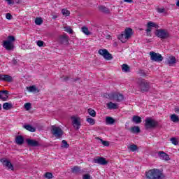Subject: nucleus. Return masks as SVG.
<instances>
[{
	"label": "nucleus",
	"mask_w": 179,
	"mask_h": 179,
	"mask_svg": "<svg viewBox=\"0 0 179 179\" xmlns=\"http://www.w3.org/2000/svg\"><path fill=\"white\" fill-rule=\"evenodd\" d=\"M145 177L147 179H164V174L163 171L153 169L145 173Z\"/></svg>",
	"instance_id": "obj_1"
},
{
	"label": "nucleus",
	"mask_w": 179,
	"mask_h": 179,
	"mask_svg": "<svg viewBox=\"0 0 179 179\" xmlns=\"http://www.w3.org/2000/svg\"><path fill=\"white\" fill-rule=\"evenodd\" d=\"M136 84L141 93L149 92V90L150 89V83L143 78H138L136 80Z\"/></svg>",
	"instance_id": "obj_2"
},
{
	"label": "nucleus",
	"mask_w": 179,
	"mask_h": 179,
	"mask_svg": "<svg viewBox=\"0 0 179 179\" xmlns=\"http://www.w3.org/2000/svg\"><path fill=\"white\" fill-rule=\"evenodd\" d=\"M134 34V32L132 31V29L131 28H126L124 31L122 32L120 35L118 36L117 38L122 41V43H125L126 41H128L131 37H132V35Z\"/></svg>",
	"instance_id": "obj_3"
},
{
	"label": "nucleus",
	"mask_w": 179,
	"mask_h": 179,
	"mask_svg": "<svg viewBox=\"0 0 179 179\" xmlns=\"http://www.w3.org/2000/svg\"><path fill=\"white\" fill-rule=\"evenodd\" d=\"M155 34L158 37V38H161L162 40H166L170 37V33H169V31L164 29H156Z\"/></svg>",
	"instance_id": "obj_4"
},
{
	"label": "nucleus",
	"mask_w": 179,
	"mask_h": 179,
	"mask_svg": "<svg viewBox=\"0 0 179 179\" xmlns=\"http://www.w3.org/2000/svg\"><path fill=\"white\" fill-rule=\"evenodd\" d=\"M51 134L53 135V136H55V138L59 139L62 138L64 131L62 129H61V127L52 125L51 126Z\"/></svg>",
	"instance_id": "obj_5"
},
{
	"label": "nucleus",
	"mask_w": 179,
	"mask_h": 179,
	"mask_svg": "<svg viewBox=\"0 0 179 179\" xmlns=\"http://www.w3.org/2000/svg\"><path fill=\"white\" fill-rule=\"evenodd\" d=\"M145 122V129H152L153 128H156V127L159 125V122L152 119L151 117H147Z\"/></svg>",
	"instance_id": "obj_6"
},
{
	"label": "nucleus",
	"mask_w": 179,
	"mask_h": 179,
	"mask_svg": "<svg viewBox=\"0 0 179 179\" xmlns=\"http://www.w3.org/2000/svg\"><path fill=\"white\" fill-rule=\"evenodd\" d=\"M98 54L99 55H101V57H103L104 59L106 61H111L113 59V55L109 53L108 50L107 49H99L98 51Z\"/></svg>",
	"instance_id": "obj_7"
},
{
	"label": "nucleus",
	"mask_w": 179,
	"mask_h": 179,
	"mask_svg": "<svg viewBox=\"0 0 179 179\" xmlns=\"http://www.w3.org/2000/svg\"><path fill=\"white\" fill-rule=\"evenodd\" d=\"M150 55L151 61H155V62H162V61H163V56L159 53L150 52Z\"/></svg>",
	"instance_id": "obj_8"
},
{
	"label": "nucleus",
	"mask_w": 179,
	"mask_h": 179,
	"mask_svg": "<svg viewBox=\"0 0 179 179\" xmlns=\"http://www.w3.org/2000/svg\"><path fill=\"white\" fill-rule=\"evenodd\" d=\"M71 120L73 128H75L76 131H79L80 125H82V123H80V118L72 116Z\"/></svg>",
	"instance_id": "obj_9"
},
{
	"label": "nucleus",
	"mask_w": 179,
	"mask_h": 179,
	"mask_svg": "<svg viewBox=\"0 0 179 179\" xmlns=\"http://www.w3.org/2000/svg\"><path fill=\"white\" fill-rule=\"evenodd\" d=\"M92 162L93 163L100 164L101 166H106V164H108V162L103 157H96L93 159Z\"/></svg>",
	"instance_id": "obj_10"
},
{
	"label": "nucleus",
	"mask_w": 179,
	"mask_h": 179,
	"mask_svg": "<svg viewBox=\"0 0 179 179\" xmlns=\"http://www.w3.org/2000/svg\"><path fill=\"white\" fill-rule=\"evenodd\" d=\"M1 163H2L3 167H6L8 170L13 171V165L10 162V161L7 160L6 158H3L0 159Z\"/></svg>",
	"instance_id": "obj_11"
},
{
	"label": "nucleus",
	"mask_w": 179,
	"mask_h": 179,
	"mask_svg": "<svg viewBox=\"0 0 179 179\" xmlns=\"http://www.w3.org/2000/svg\"><path fill=\"white\" fill-rule=\"evenodd\" d=\"M26 142L27 145L30 146L31 148H38L39 146H41L38 141L34 139L27 138Z\"/></svg>",
	"instance_id": "obj_12"
},
{
	"label": "nucleus",
	"mask_w": 179,
	"mask_h": 179,
	"mask_svg": "<svg viewBox=\"0 0 179 179\" xmlns=\"http://www.w3.org/2000/svg\"><path fill=\"white\" fill-rule=\"evenodd\" d=\"M111 97H112V99H113V100H115L118 103L123 101V100H124V95L122 94H120L118 92H115V93L112 94Z\"/></svg>",
	"instance_id": "obj_13"
},
{
	"label": "nucleus",
	"mask_w": 179,
	"mask_h": 179,
	"mask_svg": "<svg viewBox=\"0 0 179 179\" xmlns=\"http://www.w3.org/2000/svg\"><path fill=\"white\" fill-rule=\"evenodd\" d=\"M1 82H13V78L8 74H0Z\"/></svg>",
	"instance_id": "obj_14"
},
{
	"label": "nucleus",
	"mask_w": 179,
	"mask_h": 179,
	"mask_svg": "<svg viewBox=\"0 0 179 179\" xmlns=\"http://www.w3.org/2000/svg\"><path fill=\"white\" fill-rule=\"evenodd\" d=\"M3 47L7 50V51H12L15 48L13 43H10L8 41H3Z\"/></svg>",
	"instance_id": "obj_15"
},
{
	"label": "nucleus",
	"mask_w": 179,
	"mask_h": 179,
	"mask_svg": "<svg viewBox=\"0 0 179 179\" xmlns=\"http://www.w3.org/2000/svg\"><path fill=\"white\" fill-rule=\"evenodd\" d=\"M8 99H9V91H0V100H2V101H8Z\"/></svg>",
	"instance_id": "obj_16"
},
{
	"label": "nucleus",
	"mask_w": 179,
	"mask_h": 179,
	"mask_svg": "<svg viewBox=\"0 0 179 179\" xmlns=\"http://www.w3.org/2000/svg\"><path fill=\"white\" fill-rule=\"evenodd\" d=\"M59 43H60V44H64L66 45V44L69 43V37L65 34L61 35L59 37Z\"/></svg>",
	"instance_id": "obj_17"
},
{
	"label": "nucleus",
	"mask_w": 179,
	"mask_h": 179,
	"mask_svg": "<svg viewBox=\"0 0 179 179\" xmlns=\"http://www.w3.org/2000/svg\"><path fill=\"white\" fill-rule=\"evenodd\" d=\"M158 156L161 160H165V162H169V160H170V156L163 151H159L158 152Z\"/></svg>",
	"instance_id": "obj_18"
},
{
	"label": "nucleus",
	"mask_w": 179,
	"mask_h": 179,
	"mask_svg": "<svg viewBox=\"0 0 179 179\" xmlns=\"http://www.w3.org/2000/svg\"><path fill=\"white\" fill-rule=\"evenodd\" d=\"M15 143L19 145V146H22L23 143H24V137L23 136H17L15 137Z\"/></svg>",
	"instance_id": "obj_19"
},
{
	"label": "nucleus",
	"mask_w": 179,
	"mask_h": 179,
	"mask_svg": "<svg viewBox=\"0 0 179 179\" xmlns=\"http://www.w3.org/2000/svg\"><path fill=\"white\" fill-rule=\"evenodd\" d=\"M176 62H177V59H176V57L174 56H171L166 62V64L167 65L171 66V65H174V64H176Z\"/></svg>",
	"instance_id": "obj_20"
},
{
	"label": "nucleus",
	"mask_w": 179,
	"mask_h": 179,
	"mask_svg": "<svg viewBox=\"0 0 179 179\" xmlns=\"http://www.w3.org/2000/svg\"><path fill=\"white\" fill-rule=\"evenodd\" d=\"M98 8L100 12H102V13H105L106 15L110 14V9H108L107 7L104 6H99Z\"/></svg>",
	"instance_id": "obj_21"
},
{
	"label": "nucleus",
	"mask_w": 179,
	"mask_h": 179,
	"mask_svg": "<svg viewBox=\"0 0 179 179\" xmlns=\"http://www.w3.org/2000/svg\"><path fill=\"white\" fill-rule=\"evenodd\" d=\"M71 172H72L73 174H79V173H82V169H80V166H74L71 169Z\"/></svg>",
	"instance_id": "obj_22"
},
{
	"label": "nucleus",
	"mask_w": 179,
	"mask_h": 179,
	"mask_svg": "<svg viewBox=\"0 0 179 179\" xmlns=\"http://www.w3.org/2000/svg\"><path fill=\"white\" fill-rule=\"evenodd\" d=\"M122 72H125L126 73H128L131 72V68L129 67V66H128V64H123L122 65Z\"/></svg>",
	"instance_id": "obj_23"
},
{
	"label": "nucleus",
	"mask_w": 179,
	"mask_h": 179,
	"mask_svg": "<svg viewBox=\"0 0 179 179\" xmlns=\"http://www.w3.org/2000/svg\"><path fill=\"white\" fill-rule=\"evenodd\" d=\"M107 107L109 110H117V108H118V105L113 102H109L107 103Z\"/></svg>",
	"instance_id": "obj_24"
},
{
	"label": "nucleus",
	"mask_w": 179,
	"mask_h": 179,
	"mask_svg": "<svg viewBox=\"0 0 179 179\" xmlns=\"http://www.w3.org/2000/svg\"><path fill=\"white\" fill-rule=\"evenodd\" d=\"M131 134H139L141 132V128L137 126L131 127L129 129Z\"/></svg>",
	"instance_id": "obj_25"
},
{
	"label": "nucleus",
	"mask_w": 179,
	"mask_h": 179,
	"mask_svg": "<svg viewBox=\"0 0 179 179\" xmlns=\"http://www.w3.org/2000/svg\"><path fill=\"white\" fill-rule=\"evenodd\" d=\"M27 89L28 92L31 93H38V90L35 87V85L27 87Z\"/></svg>",
	"instance_id": "obj_26"
},
{
	"label": "nucleus",
	"mask_w": 179,
	"mask_h": 179,
	"mask_svg": "<svg viewBox=\"0 0 179 179\" xmlns=\"http://www.w3.org/2000/svg\"><path fill=\"white\" fill-rule=\"evenodd\" d=\"M132 122H134V124H141L142 122V118L138 115L133 116Z\"/></svg>",
	"instance_id": "obj_27"
},
{
	"label": "nucleus",
	"mask_w": 179,
	"mask_h": 179,
	"mask_svg": "<svg viewBox=\"0 0 179 179\" xmlns=\"http://www.w3.org/2000/svg\"><path fill=\"white\" fill-rule=\"evenodd\" d=\"M106 122L108 125H113V124L115 122V120L110 116H108L106 117Z\"/></svg>",
	"instance_id": "obj_28"
},
{
	"label": "nucleus",
	"mask_w": 179,
	"mask_h": 179,
	"mask_svg": "<svg viewBox=\"0 0 179 179\" xmlns=\"http://www.w3.org/2000/svg\"><path fill=\"white\" fill-rule=\"evenodd\" d=\"M27 131H29V132H36V128L30 124H26L23 126Z\"/></svg>",
	"instance_id": "obj_29"
},
{
	"label": "nucleus",
	"mask_w": 179,
	"mask_h": 179,
	"mask_svg": "<svg viewBox=\"0 0 179 179\" xmlns=\"http://www.w3.org/2000/svg\"><path fill=\"white\" fill-rule=\"evenodd\" d=\"M3 108L4 110H10L13 108V105L10 103L6 102L3 104Z\"/></svg>",
	"instance_id": "obj_30"
},
{
	"label": "nucleus",
	"mask_w": 179,
	"mask_h": 179,
	"mask_svg": "<svg viewBox=\"0 0 179 179\" xmlns=\"http://www.w3.org/2000/svg\"><path fill=\"white\" fill-rule=\"evenodd\" d=\"M147 27H155V29H157L159 27V25L156 24V22L150 21L147 24Z\"/></svg>",
	"instance_id": "obj_31"
},
{
	"label": "nucleus",
	"mask_w": 179,
	"mask_h": 179,
	"mask_svg": "<svg viewBox=\"0 0 179 179\" xmlns=\"http://www.w3.org/2000/svg\"><path fill=\"white\" fill-rule=\"evenodd\" d=\"M171 121L172 122H179V117L177 115L173 114L171 115Z\"/></svg>",
	"instance_id": "obj_32"
},
{
	"label": "nucleus",
	"mask_w": 179,
	"mask_h": 179,
	"mask_svg": "<svg viewBox=\"0 0 179 179\" xmlns=\"http://www.w3.org/2000/svg\"><path fill=\"white\" fill-rule=\"evenodd\" d=\"M82 31L85 34L86 36H90V31H89V29L86 27H82Z\"/></svg>",
	"instance_id": "obj_33"
},
{
	"label": "nucleus",
	"mask_w": 179,
	"mask_h": 179,
	"mask_svg": "<svg viewBox=\"0 0 179 179\" xmlns=\"http://www.w3.org/2000/svg\"><path fill=\"white\" fill-rule=\"evenodd\" d=\"M128 149L131 150V152H135L136 150H138V145L133 144L128 147Z\"/></svg>",
	"instance_id": "obj_34"
},
{
	"label": "nucleus",
	"mask_w": 179,
	"mask_h": 179,
	"mask_svg": "<svg viewBox=\"0 0 179 179\" xmlns=\"http://www.w3.org/2000/svg\"><path fill=\"white\" fill-rule=\"evenodd\" d=\"M43 19L41 17H36L35 19V24H37V26H40L41 24H43Z\"/></svg>",
	"instance_id": "obj_35"
},
{
	"label": "nucleus",
	"mask_w": 179,
	"mask_h": 179,
	"mask_svg": "<svg viewBox=\"0 0 179 179\" xmlns=\"http://www.w3.org/2000/svg\"><path fill=\"white\" fill-rule=\"evenodd\" d=\"M88 114L91 115V117H96V110H93L92 108H89L87 110Z\"/></svg>",
	"instance_id": "obj_36"
},
{
	"label": "nucleus",
	"mask_w": 179,
	"mask_h": 179,
	"mask_svg": "<svg viewBox=\"0 0 179 179\" xmlns=\"http://www.w3.org/2000/svg\"><path fill=\"white\" fill-rule=\"evenodd\" d=\"M87 122H88V124H90V125H94V124H96V120H94V119L92 118V117H88L86 120Z\"/></svg>",
	"instance_id": "obj_37"
},
{
	"label": "nucleus",
	"mask_w": 179,
	"mask_h": 179,
	"mask_svg": "<svg viewBox=\"0 0 179 179\" xmlns=\"http://www.w3.org/2000/svg\"><path fill=\"white\" fill-rule=\"evenodd\" d=\"M96 139H99L102 143V145H103V146H110V143L108 141H104L103 139L100 138L99 137H96Z\"/></svg>",
	"instance_id": "obj_38"
},
{
	"label": "nucleus",
	"mask_w": 179,
	"mask_h": 179,
	"mask_svg": "<svg viewBox=\"0 0 179 179\" xmlns=\"http://www.w3.org/2000/svg\"><path fill=\"white\" fill-rule=\"evenodd\" d=\"M62 15H64V16L66 17V16H69L71 15V11H69L65 8H63L62 10Z\"/></svg>",
	"instance_id": "obj_39"
},
{
	"label": "nucleus",
	"mask_w": 179,
	"mask_h": 179,
	"mask_svg": "<svg viewBox=\"0 0 179 179\" xmlns=\"http://www.w3.org/2000/svg\"><path fill=\"white\" fill-rule=\"evenodd\" d=\"M145 31L146 36H148V37H152V27H147Z\"/></svg>",
	"instance_id": "obj_40"
},
{
	"label": "nucleus",
	"mask_w": 179,
	"mask_h": 179,
	"mask_svg": "<svg viewBox=\"0 0 179 179\" xmlns=\"http://www.w3.org/2000/svg\"><path fill=\"white\" fill-rule=\"evenodd\" d=\"M62 148H64V149H68V148H69V144H68L66 141L63 140L62 141Z\"/></svg>",
	"instance_id": "obj_41"
},
{
	"label": "nucleus",
	"mask_w": 179,
	"mask_h": 179,
	"mask_svg": "<svg viewBox=\"0 0 179 179\" xmlns=\"http://www.w3.org/2000/svg\"><path fill=\"white\" fill-rule=\"evenodd\" d=\"M138 75H140V76H143V77L148 76V73H146L145 70L141 69L138 71Z\"/></svg>",
	"instance_id": "obj_42"
},
{
	"label": "nucleus",
	"mask_w": 179,
	"mask_h": 179,
	"mask_svg": "<svg viewBox=\"0 0 179 179\" xmlns=\"http://www.w3.org/2000/svg\"><path fill=\"white\" fill-rule=\"evenodd\" d=\"M64 31H66V33H69V34H73V30L71 29L70 27H64Z\"/></svg>",
	"instance_id": "obj_43"
},
{
	"label": "nucleus",
	"mask_w": 179,
	"mask_h": 179,
	"mask_svg": "<svg viewBox=\"0 0 179 179\" xmlns=\"http://www.w3.org/2000/svg\"><path fill=\"white\" fill-rule=\"evenodd\" d=\"M44 177H45V178L51 179V178H52V173H50V172H46L44 174Z\"/></svg>",
	"instance_id": "obj_44"
},
{
	"label": "nucleus",
	"mask_w": 179,
	"mask_h": 179,
	"mask_svg": "<svg viewBox=\"0 0 179 179\" xmlns=\"http://www.w3.org/2000/svg\"><path fill=\"white\" fill-rule=\"evenodd\" d=\"M16 39L15 38V36H8V40L6 41H9V43H13Z\"/></svg>",
	"instance_id": "obj_45"
},
{
	"label": "nucleus",
	"mask_w": 179,
	"mask_h": 179,
	"mask_svg": "<svg viewBox=\"0 0 179 179\" xmlns=\"http://www.w3.org/2000/svg\"><path fill=\"white\" fill-rule=\"evenodd\" d=\"M24 108L29 111V110H30L31 108V103H26L24 105Z\"/></svg>",
	"instance_id": "obj_46"
},
{
	"label": "nucleus",
	"mask_w": 179,
	"mask_h": 179,
	"mask_svg": "<svg viewBox=\"0 0 179 179\" xmlns=\"http://www.w3.org/2000/svg\"><path fill=\"white\" fill-rule=\"evenodd\" d=\"M171 142H172L173 145H175V146H177V145H178V141H177V138H171Z\"/></svg>",
	"instance_id": "obj_47"
},
{
	"label": "nucleus",
	"mask_w": 179,
	"mask_h": 179,
	"mask_svg": "<svg viewBox=\"0 0 179 179\" xmlns=\"http://www.w3.org/2000/svg\"><path fill=\"white\" fill-rule=\"evenodd\" d=\"M37 46L38 47H43V45H44V41H38L36 42Z\"/></svg>",
	"instance_id": "obj_48"
},
{
	"label": "nucleus",
	"mask_w": 179,
	"mask_h": 179,
	"mask_svg": "<svg viewBox=\"0 0 179 179\" xmlns=\"http://www.w3.org/2000/svg\"><path fill=\"white\" fill-rule=\"evenodd\" d=\"M6 19L8 20H12V15L10 13H6Z\"/></svg>",
	"instance_id": "obj_49"
},
{
	"label": "nucleus",
	"mask_w": 179,
	"mask_h": 179,
	"mask_svg": "<svg viewBox=\"0 0 179 179\" xmlns=\"http://www.w3.org/2000/svg\"><path fill=\"white\" fill-rule=\"evenodd\" d=\"M165 10H166V9H164V8H157L158 13H164Z\"/></svg>",
	"instance_id": "obj_50"
},
{
	"label": "nucleus",
	"mask_w": 179,
	"mask_h": 179,
	"mask_svg": "<svg viewBox=\"0 0 179 179\" xmlns=\"http://www.w3.org/2000/svg\"><path fill=\"white\" fill-rule=\"evenodd\" d=\"M83 179H90V174L87 173L83 175Z\"/></svg>",
	"instance_id": "obj_51"
},
{
	"label": "nucleus",
	"mask_w": 179,
	"mask_h": 179,
	"mask_svg": "<svg viewBox=\"0 0 179 179\" xmlns=\"http://www.w3.org/2000/svg\"><path fill=\"white\" fill-rule=\"evenodd\" d=\"M6 2H8V3L9 5H13V3H15V2L13 1V0H6Z\"/></svg>",
	"instance_id": "obj_52"
},
{
	"label": "nucleus",
	"mask_w": 179,
	"mask_h": 179,
	"mask_svg": "<svg viewBox=\"0 0 179 179\" xmlns=\"http://www.w3.org/2000/svg\"><path fill=\"white\" fill-rule=\"evenodd\" d=\"M12 64H13V65H16V64H17V59H13V60H12Z\"/></svg>",
	"instance_id": "obj_53"
},
{
	"label": "nucleus",
	"mask_w": 179,
	"mask_h": 179,
	"mask_svg": "<svg viewBox=\"0 0 179 179\" xmlns=\"http://www.w3.org/2000/svg\"><path fill=\"white\" fill-rule=\"evenodd\" d=\"M80 78H71L72 83H75V82H77V80H79Z\"/></svg>",
	"instance_id": "obj_54"
},
{
	"label": "nucleus",
	"mask_w": 179,
	"mask_h": 179,
	"mask_svg": "<svg viewBox=\"0 0 179 179\" xmlns=\"http://www.w3.org/2000/svg\"><path fill=\"white\" fill-rule=\"evenodd\" d=\"M68 80H69V77L68 76L62 79V82H68Z\"/></svg>",
	"instance_id": "obj_55"
},
{
	"label": "nucleus",
	"mask_w": 179,
	"mask_h": 179,
	"mask_svg": "<svg viewBox=\"0 0 179 179\" xmlns=\"http://www.w3.org/2000/svg\"><path fill=\"white\" fill-rule=\"evenodd\" d=\"M124 2H127V3H132V0H124Z\"/></svg>",
	"instance_id": "obj_56"
},
{
	"label": "nucleus",
	"mask_w": 179,
	"mask_h": 179,
	"mask_svg": "<svg viewBox=\"0 0 179 179\" xmlns=\"http://www.w3.org/2000/svg\"><path fill=\"white\" fill-rule=\"evenodd\" d=\"M175 113H179V107H176L174 109Z\"/></svg>",
	"instance_id": "obj_57"
},
{
	"label": "nucleus",
	"mask_w": 179,
	"mask_h": 179,
	"mask_svg": "<svg viewBox=\"0 0 179 179\" xmlns=\"http://www.w3.org/2000/svg\"><path fill=\"white\" fill-rule=\"evenodd\" d=\"M103 96H104V97H106V99L108 98V97H110V94H105Z\"/></svg>",
	"instance_id": "obj_58"
},
{
	"label": "nucleus",
	"mask_w": 179,
	"mask_h": 179,
	"mask_svg": "<svg viewBox=\"0 0 179 179\" xmlns=\"http://www.w3.org/2000/svg\"><path fill=\"white\" fill-rule=\"evenodd\" d=\"M177 1V2H176V6H178V8H179V0H176Z\"/></svg>",
	"instance_id": "obj_59"
},
{
	"label": "nucleus",
	"mask_w": 179,
	"mask_h": 179,
	"mask_svg": "<svg viewBox=\"0 0 179 179\" xmlns=\"http://www.w3.org/2000/svg\"><path fill=\"white\" fill-rule=\"evenodd\" d=\"M58 17L57 16V15H54L53 17H52V19H57Z\"/></svg>",
	"instance_id": "obj_60"
},
{
	"label": "nucleus",
	"mask_w": 179,
	"mask_h": 179,
	"mask_svg": "<svg viewBox=\"0 0 179 179\" xmlns=\"http://www.w3.org/2000/svg\"><path fill=\"white\" fill-rule=\"evenodd\" d=\"M2 110V105L0 103V110Z\"/></svg>",
	"instance_id": "obj_61"
},
{
	"label": "nucleus",
	"mask_w": 179,
	"mask_h": 179,
	"mask_svg": "<svg viewBox=\"0 0 179 179\" xmlns=\"http://www.w3.org/2000/svg\"><path fill=\"white\" fill-rule=\"evenodd\" d=\"M3 97H5V94H3Z\"/></svg>",
	"instance_id": "obj_62"
},
{
	"label": "nucleus",
	"mask_w": 179,
	"mask_h": 179,
	"mask_svg": "<svg viewBox=\"0 0 179 179\" xmlns=\"http://www.w3.org/2000/svg\"><path fill=\"white\" fill-rule=\"evenodd\" d=\"M140 30H143L142 29H141Z\"/></svg>",
	"instance_id": "obj_63"
}]
</instances>
